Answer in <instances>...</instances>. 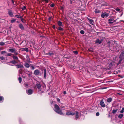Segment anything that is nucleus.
Returning <instances> with one entry per match:
<instances>
[{
    "label": "nucleus",
    "mask_w": 124,
    "mask_h": 124,
    "mask_svg": "<svg viewBox=\"0 0 124 124\" xmlns=\"http://www.w3.org/2000/svg\"><path fill=\"white\" fill-rule=\"evenodd\" d=\"M120 60H119L117 64V65H118L120 64L122 62V60L123 59H122V58H120Z\"/></svg>",
    "instance_id": "obj_27"
},
{
    "label": "nucleus",
    "mask_w": 124,
    "mask_h": 124,
    "mask_svg": "<svg viewBox=\"0 0 124 124\" xmlns=\"http://www.w3.org/2000/svg\"><path fill=\"white\" fill-rule=\"evenodd\" d=\"M109 15V13L104 12L101 15V17L102 18H104L105 17H107Z\"/></svg>",
    "instance_id": "obj_2"
},
{
    "label": "nucleus",
    "mask_w": 124,
    "mask_h": 124,
    "mask_svg": "<svg viewBox=\"0 0 124 124\" xmlns=\"http://www.w3.org/2000/svg\"><path fill=\"white\" fill-rule=\"evenodd\" d=\"M12 55V54L10 53H7L6 54H5V56H10Z\"/></svg>",
    "instance_id": "obj_26"
},
{
    "label": "nucleus",
    "mask_w": 124,
    "mask_h": 124,
    "mask_svg": "<svg viewBox=\"0 0 124 124\" xmlns=\"http://www.w3.org/2000/svg\"><path fill=\"white\" fill-rule=\"evenodd\" d=\"M31 69L32 70H34L35 69L34 67L33 66H31Z\"/></svg>",
    "instance_id": "obj_47"
},
{
    "label": "nucleus",
    "mask_w": 124,
    "mask_h": 124,
    "mask_svg": "<svg viewBox=\"0 0 124 124\" xmlns=\"http://www.w3.org/2000/svg\"><path fill=\"white\" fill-rule=\"evenodd\" d=\"M99 113L98 112L96 113V115L97 116H99Z\"/></svg>",
    "instance_id": "obj_48"
},
{
    "label": "nucleus",
    "mask_w": 124,
    "mask_h": 124,
    "mask_svg": "<svg viewBox=\"0 0 124 124\" xmlns=\"http://www.w3.org/2000/svg\"><path fill=\"white\" fill-rule=\"evenodd\" d=\"M75 114V113L73 112H67L66 113V114L67 115H73Z\"/></svg>",
    "instance_id": "obj_7"
},
{
    "label": "nucleus",
    "mask_w": 124,
    "mask_h": 124,
    "mask_svg": "<svg viewBox=\"0 0 124 124\" xmlns=\"http://www.w3.org/2000/svg\"><path fill=\"white\" fill-rule=\"evenodd\" d=\"M115 9L116 11L118 12H119V11L120 10V9L118 7L117 8H116Z\"/></svg>",
    "instance_id": "obj_40"
},
{
    "label": "nucleus",
    "mask_w": 124,
    "mask_h": 124,
    "mask_svg": "<svg viewBox=\"0 0 124 124\" xmlns=\"http://www.w3.org/2000/svg\"><path fill=\"white\" fill-rule=\"evenodd\" d=\"M119 58H122V59L124 58V53L123 52H122L121 53L120 55Z\"/></svg>",
    "instance_id": "obj_9"
},
{
    "label": "nucleus",
    "mask_w": 124,
    "mask_h": 124,
    "mask_svg": "<svg viewBox=\"0 0 124 124\" xmlns=\"http://www.w3.org/2000/svg\"><path fill=\"white\" fill-rule=\"evenodd\" d=\"M28 72H30L29 71H28Z\"/></svg>",
    "instance_id": "obj_63"
},
{
    "label": "nucleus",
    "mask_w": 124,
    "mask_h": 124,
    "mask_svg": "<svg viewBox=\"0 0 124 124\" xmlns=\"http://www.w3.org/2000/svg\"><path fill=\"white\" fill-rule=\"evenodd\" d=\"M18 18H20L21 19V20L22 22L23 23H24V19L23 18H22V16H20V17H17Z\"/></svg>",
    "instance_id": "obj_25"
},
{
    "label": "nucleus",
    "mask_w": 124,
    "mask_h": 124,
    "mask_svg": "<svg viewBox=\"0 0 124 124\" xmlns=\"http://www.w3.org/2000/svg\"><path fill=\"white\" fill-rule=\"evenodd\" d=\"M87 19H88V20L89 21V23H90V24H92V25H93V20L89 19V18L88 17L87 18Z\"/></svg>",
    "instance_id": "obj_12"
},
{
    "label": "nucleus",
    "mask_w": 124,
    "mask_h": 124,
    "mask_svg": "<svg viewBox=\"0 0 124 124\" xmlns=\"http://www.w3.org/2000/svg\"><path fill=\"white\" fill-rule=\"evenodd\" d=\"M33 90L31 89H29L28 90H26V93L28 95H31L32 94Z\"/></svg>",
    "instance_id": "obj_4"
},
{
    "label": "nucleus",
    "mask_w": 124,
    "mask_h": 124,
    "mask_svg": "<svg viewBox=\"0 0 124 124\" xmlns=\"http://www.w3.org/2000/svg\"><path fill=\"white\" fill-rule=\"evenodd\" d=\"M13 53H14V54H15L16 55H17L18 54V53L17 52V51L16 50V51L14 52Z\"/></svg>",
    "instance_id": "obj_35"
},
{
    "label": "nucleus",
    "mask_w": 124,
    "mask_h": 124,
    "mask_svg": "<svg viewBox=\"0 0 124 124\" xmlns=\"http://www.w3.org/2000/svg\"><path fill=\"white\" fill-rule=\"evenodd\" d=\"M117 109H116L115 110H113L112 112V113L113 114H115L117 112Z\"/></svg>",
    "instance_id": "obj_32"
},
{
    "label": "nucleus",
    "mask_w": 124,
    "mask_h": 124,
    "mask_svg": "<svg viewBox=\"0 0 124 124\" xmlns=\"http://www.w3.org/2000/svg\"><path fill=\"white\" fill-rule=\"evenodd\" d=\"M26 8V7L25 6H24L23 8H22V9L23 10H24Z\"/></svg>",
    "instance_id": "obj_44"
},
{
    "label": "nucleus",
    "mask_w": 124,
    "mask_h": 124,
    "mask_svg": "<svg viewBox=\"0 0 124 124\" xmlns=\"http://www.w3.org/2000/svg\"><path fill=\"white\" fill-rule=\"evenodd\" d=\"M100 104L101 107L103 108H104L105 107V103L102 99L101 100L100 103Z\"/></svg>",
    "instance_id": "obj_3"
},
{
    "label": "nucleus",
    "mask_w": 124,
    "mask_h": 124,
    "mask_svg": "<svg viewBox=\"0 0 124 124\" xmlns=\"http://www.w3.org/2000/svg\"><path fill=\"white\" fill-rule=\"evenodd\" d=\"M44 78H46V69H44Z\"/></svg>",
    "instance_id": "obj_19"
},
{
    "label": "nucleus",
    "mask_w": 124,
    "mask_h": 124,
    "mask_svg": "<svg viewBox=\"0 0 124 124\" xmlns=\"http://www.w3.org/2000/svg\"><path fill=\"white\" fill-rule=\"evenodd\" d=\"M43 1H45L46 2L48 3V0H43Z\"/></svg>",
    "instance_id": "obj_52"
},
{
    "label": "nucleus",
    "mask_w": 124,
    "mask_h": 124,
    "mask_svg": "<svg viewBox=\"0 0 124 124\" xmlns=\"http://www.w3.org/2000/svg\"><path fill=\"white\" fill-rule=\"evenodd\" d=\"M12 57L13 59H16L17 60H18V58L17 56H15L14 55H13L12 56Z\"/></svg>",
    "instance_id": "obj_22"
},
{
    "label": "nucleus",
    "mask_w": 124,
    "mask_h": 124,
    "mask_svg": "<svg viewBox=\"0 0 124 124\" xmlns=\"http://www.w3.org/2000/svg\"><path fill=\"white\" fill-rule=\"evenodd\" d=\"M117 19H118V18H117L116 19V20H117Z\"/></svg>",
    "instance_id": "obj_62"
},
{
    "label": "nucleus",
    "mask_w": 124,
    "mask_h": 124,
    "mask_svg": "<svg viewBox=\"0 0 124 124\" xmlns=\"http://www.w3.org/2000/svg\"><path fill=\"white\" fill-rule=\"evenodd\" d=\"M58 24L60 26H63V24L62 23V22L60 21H59L58 22Z\"/></svg>",
    "instance_id": "obj_17"
},
{
    "label": "nucleus",
    "mask_w": 124,
    "mask_h": 124,
    "mask_svg": "<svg viewBox=\"0 0 124 124\" xmlns=\"http://www.w3.org/2000/svg\"><path fill=\"white\" fill-rule=\"evenodd\" d=\"M34 74L35 75H38L40 73L39 70H36L34 71Z\"/></svg>",
    "instance_id": "obj_5"
},
{
    "label": "nucleus",
    "mask_w": 124,
    "mask_h": 124,
    "mask_svg": "<svg viewBox=\"0 0 124 124\" xmlns=\"http://www.w3.org/2000/svg\"><path fill=\"white\" fill-rule=\"evenodd\" d=\"M32 72H31L30 73H28L27 74L29 76H30L32 74Z\"/></svg>",
    "instance_id": "obj_51"
},
{
    "label": "nucleus",
    "mask_w": 124,
    "mask_h": 124,
    "mask_svg": "<svg viewBox=\"0 0 124 124\" xmlns=\"http://www.w3.org/2000/svg\"><path fill=\"white\" fill-rule=\"evenodd\" d=\"M88 50L91 52H93V48H90Z\"/></svg>",
    "instance_id": "obj_29"
},
{
    "label": "nucleus",
    "mask_w": 124,
    "mask_h": 124,
    "mask_svg": "<svg viewBox=\"0 0 124 124\" xmlns=\"http://www.w3.org/2000/svg\"><path fill=\"white\" fill-rule=\"evenodd\" d=\"M5 45V43L3 42H0V46H3Z\"/></svg>",
    "instance_id": "obj_36"
},
{
    "label": "nucleus",
    "mask_w": 124,
    "mask_h": 124,
    "mask_svg": "<svg viewBox=\"0 0 124 124\" xmlns=\"http://www.w3.org/2000/svg\"><path fill=\"white\" fill-rule=\"evenodd\" d=\"M42 0V1H43V0Z\"/></svg>",
    "instance_id": "obj_64"
},
{
    "label": "nucleus",
    "mask_w": 124,
    "mask_h": 124,
    "mask_svg": "<svg viewBox=\"0 0 124 124\" xmlns=\"http://www.w3.org/2000/svg\"><path fill=\"white\" fill-rule=\"evenodd\" d=\"M108 43H110V42H109V41L108 42Z\"/></svg>",
    "instance_id": "obj_60"
},
{
    "label": "nucleus",
    "mask_w": 124,
    "mask_h": 124,
    "mask_svg": "<svg viewBox=\"0 0 124 124\" xmlns=\"http://www.w3.org/2000/svg\"><path fill=\"white\" fill-rule=\"evenodd\" d=\"M75 112L76 117L78 118L80 116V114L78 111H76Z\"/></svg>",
    "instance_id": "obj_8"
},
{
    "label": "nucleus",
    "mask_w": 124,
    "mask_h": 124,
    "mask_svg": "<svg viewBox=\"0 0 124 124\" xmlns=\"http://www.w3.org/2000/svg\"><path fill=\"white\" fill-rule=\"evenodd\" d=\"M116 20H113V22H116Z\"/></svg>",
    "instance_id": "obj_58"
},
{
    "label": "nucleus",
    "mask_w": 124,
    "mask_h": 124,
    "mask_svg": "<svg viewBox=\"0 0 124 124\" xmlns=\"http://www.w3.org/2000/svg\"><path fill=\"white\" fill-rule=\"evenodd\" d=\"M114 63V62L112 61H111L110 62L109 64V67L110 68H111L113 66V64Z\"/></svg>",
    "instance_id": "obj_16"
},
{
    "label": "nucleus",
    "mask_w": 124,
    "mask_h": 124,
    "mask_svg": "<svg viewBox=\"0 0 124 124\" xmlns=\"http://www.w3.org/2000/svg\"><path fill=\"white\" fill-rule=\"evenodd\" d=\"M37 87L39 89V91H41V85L40 84H36Z\"/></svg>",
    "instance_id": "obj_10"
},
{
    "label": "nucleus",
    "mask_w": 124,
    "mask_h": 124,
    "mask_svg": "<svg viewBox=\"0 0 124 124\" xmlns=\"http://www.w3.org/2000/svg\"><path fill=\"white\" fill-rule=\"evenodd\" d=\"M1 53L2 54H6L7 53L5 51H2L1 52Z\"/></svg>",
    "instance_id": "obj_31"
},
{
    "label": "nucleus",
    "mask_w": 124,
    "mask_h": 124,
    "mask_svg": "<svg viewBox=\"0 0 124 124\" xmlns=\"http://www.w3.org/2000/svg\"><path fill=\"white\" fill-rule=\"evenodd\" d=\"M57 101L58 102H59L60 101V99L58 98H57Z\"/></svg>",
    "instance_id": "obj_53"
},
{
    "label": "nucleus",
    "mask_w": 124,
    "mask_h": 124,
    "mask_svg": "<svg viewBox=\"0 0 124 124\" xmlns=\"http://www.w3.org/2000/svg\"><path fill=\"white\" fill-rule=\"evenodd\" d=\"M24 85L25 87H26L28 86V85L26 84H24Z\"/></svg>",
    "instance_id": "obj_49"
},
{
    "label": "nucleus",
    "mask_w": 124,
    "mask_h": 124,
    "mask_svg": "<svg viewBox=\"0 0 124 124\" xmlns=\"http://www.w3.org/2000/svg\"><path fill=\"white\" fill-rule=\"evenodd\" d=\"M16 50L15 48L9 49V51L12 53H13L16 51Z\"/></svg>",
    "instance_id": "obj_13"
},
{
    "label": "nucleus",
    "mask_w": 124,
    "mask_h": 124,
    "mask_svg": "<svg viewBox=\"0 0 124 124\" xmlns=\"http://www.w3.org/2000/svg\"><path fill=\"white\" fill-rule=\"evenodd\" d=\"M57 29L58 30H59L60 31H63V29L61 27H58V28H57Z\"/></svg>",
    "instance_id": "obj_33"
},
{
    "label": "nucleus",
    "mask_w": 124,
    "mask_h": 124,
    "mask_svg": "<svg viewBox=\"0 0 124 124\" xmlns=\"http://www.w3.org/2000/svg\"><path fill=\"white\" fill-rule=\"evenodd\" d=\"M24 49L25 51H28V48H24Z\"/></svg>",
    "instance_id": "obj_50"
},
{
    "label": "nucleus",
    "mask_w": 124,
    "mask_h": 124,
    "mask_svg": "<svg viewBox=\"0 0 124 124\" xmlns=\"http://www.w3.org/2000/svg\"><path fill=\"white\" fill-rule=\"evenodd\" d=\"M112 101V99L111 98H109L107 99V101L108 102L110 103Z\"/></svg>",
    "instance_id": "obj_21"
},
{
    "label": "nucleus",
    "mask_w": 124,
    "mask_h": 124,
    "mask_svg": "<svg viewBox=\"0 0 124 124\" xmlns=\"http://www.w3.org/2000/svg\"><path fill=\"white\" fill-rule=\"evenodd\" d=\"M24 66H25V67L27 68H28L29 67H30V65L27 62L25 63Z\"/></svg>",
    "instance_id": "obj_18"
},
{
    "label": "nucleus",
    "mask_w": 124,
    "mask_h": 124,
    "mask_svg": "<svg viewBox=\"0 0 124 124\" xmlns=\"http://www.w3.org/2000/svg\"><path fill=\"white\" fill-rule=\"evenodd\" d=\"M70 81H71V80H70Z\"/></svg>",
    "instance_id": "obj_61"
},
{
    "label": "nucleus",
    "mask_w": 124,
    "mask_h": 124,
    "mask_svg": "<svg viewBox=\"0 0 124 124\" xmlns=\"http://www.w3.org/2000/svg\"><path fill=\"white\" fill-rule=\"evenodd\" d=\"M18 80L19 81V82L20 83H21L22 81V78L20 77H19L18 78Z\"/></svg>",
    "instance_id": "obj_37"
},
{
    "label": "nucleus",
    "mask_w": 124,
    "mask_h": 124,
    "mask_svg": "<svg viewBox=\"0 0 124 124\" xmlns=\"http://www.w3.org/2000/svg\"><path fill=\"white\" fill-rule=\"evenodd\" d=\"M72 0H70V4H71L72 3Z\"/></svg>",
    "instance_id": "obj_54"
},
{
    "label": "nucleus",
    "mask_w": 124,
    "mask_h": 124,
    "mask_svg": "<svg viewBox=\"0 0 124 124\" xmlns=\"http://www.w3.org/2000/svg\"><path fill=\"white\" fill-rule=\"evenodd\" d=\"M101 40H100L99 39H97L95 43H98L99 44H100L101 43Z\"/></svg>",
    "instance_id": "obj_20"
},
{
    "label": "nucleus",
    "mask_w": 124,
    "mask_h": 124,
    "mask_svg": "<svg viewBox=\"0 0 124 124\" xmlns=\"http://www.w3.org/2000/svg\"><path fill=\"white\" fill-rule=\"evenodd\" d=\"M54 110L56 113L62 115H63V113L60 110V108L58 105H55L54 106Z\"/></svg>",
    "instance_id": "obj_1"
},
{
    "label": "nucleus",
    "mask_w": 124,
    "mask_h": 124,
    "mask_svg": "<svg viewBox=\"0 0 124 124\" xmlns=\"http://www.w3.org/2000/svg\"><path fill=\"white\" fill-rule=\"evenodd\" d=\"M15 16L16 17H20V16L18 15H16Z\"/></svg>",
    "instance_id": "obj_55"
},
{
    "label": "nucleus",
    "mask_w": 124,
    "mask_h": 124,
    "mask_svg": "<svg viewBox=\"0 0 124 124\" xmlns=\"http://www.w3.org/2000/svg\"><path fill=\"white\" fill-rule=\"evenodd\" d=\"M73 52L74 54H77L78 53V52L77 51H74Z\"/></svg>",
    "instance_id": "obj_46"
},
{
    "label": "nucleus",
    "mask_w": 124,
    "mask_h": 124,
    "mask_svg": "<svg viewBox=\"0 0 124 124\" xmlns=\"http://www.w3.org/2000/svg\"><path fill=\"white\" fill-rule=\"evenodd\" d=\"M69 84L68 85H69L70 84V82H69V84ZM68 85V84H67V85Z\"/></svg>",
    "instance_id": "obj_59"
},
{
    "label": "nucleus",
    "mask_w": 124,
    "mask_h": 124,
    "mask_svg": "<svg viewBox=\"0 0 124 124\" xmlns=\"http://www.w3.org/2000/svg\"><path fill=\"white\" fill-rule=\"evenodd\" d=\"M46 54H48L50 56L52 55L53 54H54L53 53H47Z\"/></svg>",
    "instance_id": "obj_41"
},
{
    "label": "nucleus",
    "mask_w": 124,
    "mask_h": 124,
    "mask_svg": "<svg viewBox=\"0 0 124 124\" xmlns=\"http://www.w3.org/2000/svg\"><path fill=\"white\" fill-rule=\"evenodd\" d=\"M8 13L9 15L11 17H13L14 16L11 10H8Z\"/></svg>",
    "instance_id": "obj_6"
},
{
    "label": "nucleus",
    "mask_w": 124,
    "mask_h": 124,
    "mask_svg": "<svg viewBox=\"0 0 124 124\" xmlns=\"http://www.w3.org/2000/svg\"><path fill=\"white\" fill-rule=\"evenodd\" d=\"M80 33L82 34H84L85 31L83 30H81L80 32Z\"/></svg>",
    "instance_id": "obj_39"
},
{
    "label": "nucleus",
    "mask_w": 124,
    "mask_h": 124,
    "mask_svg": "<svg viewBox=\"0 0 124 124\" xmlns=\"http://www.w3.org/2000/svg\"><path fill=\"white\" fill-rule=\"evenodd\" d=\"M63 94H66V91H64L63 92Z\"/></svg>",
    "instance_id": "obj_56"
},
{
    "label": "nucleus",
    "mask_w": 124,
    "mask_h": 124,
    "mask_svg": "<svg viewBox=\"0 0 124 124\" xmlns=\"http://www.w3.org/2000/svg\"><path fill=\"white\" fill-rule=\"evenodd\" d=\"M3 100H4L3 97L2 96H0V101H2Z\"/></svg>",
    "instance_id": "obj_42"
},
{
    "label": "nucleus",
    "mask_w": 124,
    "mask_h": 124,
    "mask_svg": "<svg viewBox=\"0 0 124 124\" xmlns=\"http://www.w3.org/2000/svg\"><path fill=\"white\" fill-rule=\"evenodd\" d=\"M108 21L109 22H108L109 24H112L113 23V18H110L108 19Z\"/></svg>",
    "instance_id": "obj_11"
},
{
    "label": "nucleus",
    "mask_w": 124,
    "mask_h": 124,
    "mask_svg": "<svg viewBox=\"0 0 124 124\" xmlns=\"http://www.w3.org/2000/svg\"><path fill=\"white\" fill-rule=\"evenodd\" d=\"M4 57L2 56L0 57V59L2 60H4Z\"/></svg>",
    "instance_id": "obj_43"
},
{
    "label": "nucleus",
    "mask_w": 124,
    "mask_h": 124,
    "mask_svg": "<svg viewBox=\"0 0 124 124\" xmlns=\"http://www.w3.org/2000/svg\"><path fill=\"white\" fill-rule=\"evenodd\" d=\"M19 27L22 30H23L24 29V27L22 24H20L19 25Z\"/></svg>",
    "instance_id": "obj_15"
},
{
    "label": "nucleus",
    "mask_w": 124,
    "mask_h": 124,
    "mask_svg": "<svg viewBox=\"0 0 124 124\" xmlns=\"http://www.w3.org/2000/svg\"><path fill=\"white\" fill-rule=\"evenodd\" d=\"M101 12L100 10L97 9H95V12L96 13H99Z\"/></svg>",
    "instance_id": "obj_24"
},
{
    "label": "nucleus",
    "mask_w": 124,
    "mask_h": 124,
    "mask_svg": "<svg viewBox=\"0 0 124 124\" xmlns=\"http://www.w3.org/2000/svg\"><path fill=\"white\" fill-rule=\"evenodd\" d=\"M13 53H14V54H15L16 55H17L18 54V53L17 52V51L16 50V51L14 52Z\"/></svg>",
    "instance_id": "obj_34"
},
{
    "label": "nucleus",
    "mask_w": 124,
    "mask_h": 124,
    "mask_svg": "<svg viewBox=\"0 0 124 124\" xmlns=\"http://www.w3.org/2000/svg\"><path fill=\"white\" fill-rule=\"evenodd\" d=\"M53 29H55V25H53Z\"/></svg>",
    "instance_id": "obj_57"
},
{
    "label": "nucleus",
    "mask_w": 124,
    "mask_h": 124,
    "mask_svg": "<svg viewBox=\"0 0 124 124\" xmlns=\"http://www.w3.org/2000/svg\"><path fill=\"white\" fill-rule=\"evenodd\" d=\"M124 111V108L123 107L122 108V110L120 111V112L121 113H123Z\"/></svg>",
    "instance_id": "obj_38"
},
{
    "label": "nucleus",
    "mask_w": 124,
    "mask_h": 124,
    "mask_svg": "<svg viewBox=\"0 0 124 124\" xmlns=\"http://www.w3.org/2000/svg\"><path fill=\"white\" fill-rule=\"evenodd\" d=\"M10 63H11L13 64H15L16 63V62L15 60L11 61L10 62Z\"/></svg>",
    "instance_id": "obj_28"
},
{
    "label": "nucleus",
    "mask_w": 124,
    "mask_h": 124,
    "mask_svg": "<svg viewBox=\"0 0 124 124\" xmlns=\"http://www.w3.org/2000/svg\"><path fill=\"white\" fill-rule=\"evenodd\" d=\"M123 116V114H120L118 116L119 118L121 119Z\"/></svg>",
    "instance_id": "obj_23"
},
{
    "label": "nucleus",
    "mask_w": 124,
    "mask_h": 124,
    "mask_svg": "<svg viewBox=\"0 0 124 124\" xmlns=\"http://www.w3.org/2000/svg\"><path fill=\"white\" fill-rule=\"evenodd\" d=\"M54 3H52L50 5L51 7H54Z\"/></svg>",
    "instance_id": "obj_45"
},
{
    "label": "nucleus",
    "mask_w": 124,
    "mask_h": 124,
    "mask_svg": "<svg viewBox=\"0 0 124 124\" xmlns=\"http://www.w3.org/2000/svg\"><path fill=\"white\" fill-rule=\"evenodd\" d=\"M17 68H24V67L22 65L18 64L16 65Z\"/></svg>",
    "instance_id": "obj_14"
},
{
    "label": "nucleus",
    "mask_w": 124,
    "mask_h": 124,
    "mask_svg": "<svg viewBox=\"0 0 124 124\" xmlns=\"http://www.w3.org/2000/svg\"><path fill=\"white\" fill-rule=\"evenodd\" d=\"M16 20V19H12L11 21V23H13L15 22Z\"/></svg>",
    "instance_id": "obj_30"
}]
</instances>
